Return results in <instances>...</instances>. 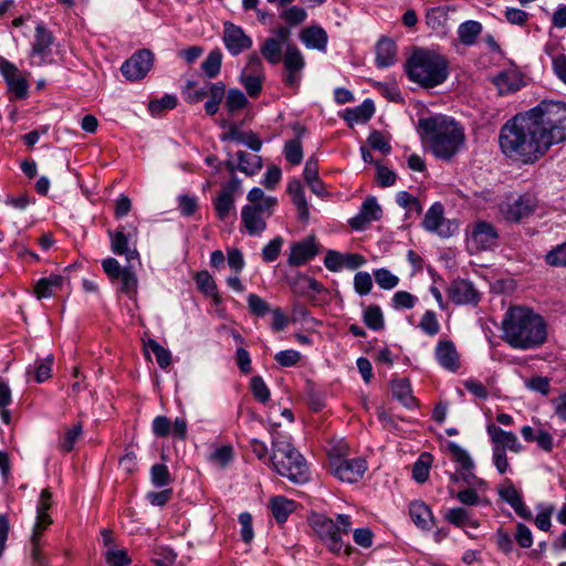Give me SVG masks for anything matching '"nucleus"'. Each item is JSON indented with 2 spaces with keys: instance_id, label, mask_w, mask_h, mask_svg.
<instances>
[{
  "instance_id": "f257e3e1",
  "label": "nucleus",
  "mask_w": 566,
  "mask_h": 566,
  "mask_svg": "<svg viewBox=\"0 0 566 566\" xmlns=\"http://www.w3.org/2000/svg\"><path fill=\"white\" fill-rule=\"evenodd\" d=\"M499 144L510 159L533 164L553 146L525 112L517 113L501 128Z\"/></svg>"
},
{
  "instance_id": "f03ea898",
  "label": "nucleus",
  "mask_w": 566,
  "mask_h": 566,
  "mask_svg": "<svg viewBox=\"0 0 566 566\" xmlns=\"http://www.w3.org/2000/svg\"><path fill=\"white\" fill-rule=\"evenodd\" d=\"M503 339L514 349H534L541 347L547 338L544 318L525 306L507 310L502 322Z\"/></svg>"
},
{
  "instance_id": "7ed1b4c3",
  "label": "nucleus",
  "mask_w": 566,
  "mask_h": 566,
  "mask_svg": "<svg viewBox=\"0 0 566 566\" xmlns=\"http://www.w3.org/2000/svg\"><path fill=\"white\" fill-rule=\"evenodd\" d=\"M418 130L432 155L443 160L451 159L465 143L461 124L446 115L420 118Z\"/></svg>"
},
{
  "instance_id": "20e7f679",
  "label": "nucleus",
  "mask_w": 566,
  "mask_h": 566,
  "mask_svg": "<svg viewBox=\"0 0 566 566\" xmlns=\"http://www.w3.org/2000/svg\"><path fill=\"white\" fill-rule=\"evenodd\" d=\"M403 67L410 82L427 90L443 84L449 76L448 60L442 54L423 48H416Z\"/></svg>"
},
{
  "instance_id": "39448f33",
  "label": "nucleus",
  "mask_w": 566,
  "mask_h": 566,
  "mask_svg": "<svg viewBox=\"0 0 566 566\" xmlns=\"http://www.w3.org/2000/svg\"><path fill=\"white\" fill-rule=\"evenodd\" d=\"M270 463L281 476L302 484L310 480V472L303 455L293 447L290 439L281 433L272 437Z\"/></svg>"
},
{
  "instance_id": "423d86ee",
  "label": "nucleus",
  "mask_w": 566,
  "mask_h": 566,
  "mask_svg": "<svg viewBox=\"0 0 566 566\" xmlns=\"http://www.w3.org/2000/svg\"><path fill=\"white\" fill-rule=\"evenodd\" d=\"M525 113L546 135L552 145L566 139V103L544 99Z\"/></svg>"
},
{
  "instance_id": "0eeeda50",
  "label": "nucleus",
  "mask_w": 566,
  "mask_h": 566,
  "mask_svg": "<svg viewBox=\"0 0 566 566\" xmlns=\"http://www.w3.org/2000/svg\"><path fill=\"white\" fill-rule=\"evenodd\" d=\"M367 461L361 458H345L343 453H332L329 472L337 480L345 483L359 482L367 471Z\"/></svg>"
},
{
  "instance_id": "6e6552de",
  "label": "nucleus",
  "mask_w": 566,
  "mask_h": 566,
  "mask_svg": "<svg viewBox=\"0 0 566 566\" xmlns=\"http://www.w3.org/2000/svg\"><path fill=\"white\" fill-rule=\"evenodd\" d=\"M311 526L329 552L339 554L344 549L346 555L350 554L352 548H344L339 526L331 517L315 514L311 518Z\"/></svg>"
},
{
  "instance_id": "1a4fd4ad",
  "label": "nucleus",
  "mask_w": 566,
  "mask_h": 566,
  "mask_svg": "<svg viewBox=\"0 0 566 566\" xmlns=\"http://www.w3.org/2000/svg\"><path fill=\"white\" fill-rule=\"evenodd\" d=\"M284 72L282 82L284 85L294 92H297L305 67V60L296 45H287L282 57Z\"/></svg>"
},
{
  "instance_id": "9d476101",
  "label": "nucleus",
  "mask_w": 566,
  "mask_h": 566,
  "mask_svg": "<svg viewBox=\"0 0 566 566\" xmlns=\"http://www.w3.org/2000/svg\"><path fill=\"white\" fill-rule=\"evenodd\" d=\"M537 206V198L532 193H523L515 199L500 205L502 217L511 222H518L531 216Z\"/></svg>"
},
{
  "instance_id": "9b49d317",
  "label": "nucleus",
  "mask_w": 566,
  "mask_h": 566,
  "mask_svg": "<svg viewBox=\"0 0 566 566\" xmlns=\"http://www.w3.org/2000/svg\"><path fill=\"white\" fill-rule=\"evenodd\" d=\"M0 74L4 78L8 90L14 99L28 97L29 83L15 64L0 55Z\"/></svg>"
},
{
  "instance_id": "f8f14e48",
  "label": "nucleus",
  "mask_w": 566,
  "mask_h": 566,
  "mask_svg": "<svg viewBox=\"0 0 566 566\" xmlns=\"http://www.w3.org/2000/svg\"><path fill=\"white\" fill-rule=\"evenodd\" d=\"M154 64V54L150 50L143 49L135 52L126 60L122 67V74L128 81H138L144 78L151 70Z\"/></svg>"
},
{
  "instance_id": "ddd939ff",
  "label": "nucleus",
  "mask_w": 566,
  "mask_h": 566,
  "mask_svg": "<svg viewBox=\"0 0 566 566\" xmlns=\"http://www.w3.org/2000/svg\"><path fill=\"white\" fill-rule=\"evenodd\" d=\"M222 41L226 49L233 56L251 49L253 44L252 38L241 27L232 22L223 23Z\"/></svg>"
},
{
  "instance_id": "4468645a",
  "label": "nucleus",
  "mask_w": 566,
  "mask_h": 566,
  "mask_svg": "<svg viewBox=\"0 0 566 566\" xmlns=\"http://www.w3.org/2000/svg\"><path fill=\"white\" fill-rule=\"evenodd\" d=\"M263 80L262 61L253 53L249 56L247 67L241 75V84L250 97H256L262 90Z\"/></svg>"
},
{
  "instance_id": "2eb2a0df",
  "label": "nucleus",
  "mask_w": 566,
  "mask_h": 566,
  "mask_svg": "<svg viewBox=\"0 0 566 566\" xmlns=\"http://www.w3.org/2000/svg\"><path fill=\"white\" fill-rule=\"evenodd\" d=\"M564 36L549 32V39L545 44V53L551 59L555 74L566 83V54H565Z\"/></svg>"
},
{
  "instance_id": "dca6fc26",
  "label": "nucleus",
  "mask_w": 566,
  "mask_h": 566,
  "mask_svg": "<svg viewBox=\"0 0 566 566\" xmlns=\"http://www.w3.org/2000/svg\"><path fill=\"white\" fill-rule=\"evenodd\" d=\"M448 297L455 305L476 306L481 300V293L471 281L458 279L448 287Z\"/></svg>"
},
{
  "instance_id": "f3484780",
  "label": "nucleus",
  "mask_w": 566,
  "mask_h": 566,
  "mask_svg": "<svg viewBox=\"0 0 566 566\" xmlns=\"http://www.w3.org/2000/svg\"><path fill=\"white\" fill-rule=\"evenodd\" d=\"M422 227L424 230L437 233L442 238L452 235L453 229L450 220L444 218V208L440 202H434L426 212Z\"/></svg>"
},
{
  "instance_id": "a211bd4d",
  "label": "nucleus",
  "mask_w": 566,
  "mask_h": 566,
  "mask_svg": "<svg viewBox=\"0 0 566 566\" xmlns=\"http://www.w3.org/2000/svg\"><path fill=\"white\" fill-rule=\"evenodd\" d=\"M318 254V248L314 237H306L301 241H295L290 247L287 264L290 266H302L313 260Z\"/></svg>"
},
{
  "instance_id": "6ab92c4d",
  "label": "nucleus",
  "mask_w": 566,
  "mask_h": 566,
  "mask_svg": "<svg viewBox=\"0 0 566 566\" xmlns=\"http://www.w3.org/2000/svg\"><path fill=\"white\" fill-rule=\"evenodd\" d=\"M499 233L493 224L479 221L472 227L471 243L476 250H492L497 245Z\"/></svg>"
},
{
  "instance_id": "aec40b11",
  "label": "nucleus",
  "mask_w": 566,
  "mask_h": 566,
  "mask_svg": "<svg viewBox=\"0 0 566 566\" xmlns=\"http://www.w3.org/2000/svg\"><path fill=\"white\" fill-rule=\"evenodd\" d=\"M111 239V250L117 255H125L128 263L136 262L139 264V253L133 248H129V238L132 233H125L124 227H118L116 230L108 231Z\"/></svg>"
},
{
  "instance_id": "412c9836",
  "label": "nucleus",
  "mask_w": 566,
  "mask_h": 566,
  "mask_svg": "<svg viewBox=\"0 0 566 566\" xmlns=\"http://www.w3.org/2000/svg\"><path fill=\"white\" fill-rule=\"evenodd\" d=\"M434 357L438 364L448 371L457 373L460 368V355L452 340H439L434 348Z\"/></svg>"
},
{
  "instance_id": "4be33fe9",
  "label": "nucleus",
  "mask_w": 566,
  "mask_h": 566,
  "mask_svg": "<svg viewBox=\"0 0 566 566\" xmlns=\"http://www.w3.org/2000/svg\"><path fill=\"white\" fill-rule=\"evenodd\" d=\"M382 211L376 198L369 197L361 203L359 212L349 219V226L355 230L365 229L370 222L381 218Z\"/></svg>"
},
{
  "instance_id": "5701e85b",
  "label": "nucleus",
  "mask_w": 566,
  "mask_h": 566,
  "mask_svg": "<svg viewBox=\"0 0 566 566\" xmlns=\"http://www.w3.org/2000/svg\"><path fill=\"white\" fill-rule=\"evenodd\" d=\"M53 41L54 36L52 32L43 23H38L32 42V55L39 56L41 63H48L52 53L51 46Z\"/></svg>"
},
{
  "instance_id": "b1692460",
  "label": "nucleus",
  "mask_w": 566,
  "mask_h": 566,
  "mask_svg": "<svg viewBox=\"0 0 566 566\" xmlns=\"http://www.w3.org/2000/svg\"><path fill=\"white\" fill-rule=\"evenodd\" d=\"M499 494L522 518H530L532 513L525 505L521 492L514 486L511 480L505 479L499 490Z\"/></svg>"
},
{
  "instance_id": "393cba45",
  "label": "nucleus",
  "mask_w": 566,
  "mask_h": 566,
  "mask_svg": "<svg viewBox=\"0 0 566 566\" xmlns=\"http://www.w3.org/2000/svg\"><path fill=\"white\" fill-rule=\"evenodd\" d=\"M266 219L254 207L245 205L241 209V223L250 237H260L265 231Z\"/></svg>"
},
{
  "instance_id": "a878e982",
  "label": "nucleus",
  "mask_w": 566,
  "mask_h": 566,
  "mask_svg": "<svg viewBox=\"0 0 566 566\" xmlns=\"http://www.w3.org/2000/svg\"><path fill=\"white\" fill-rule=\"evenodd\" d=\"M486 431L491 438L493 447L501 446L504 451L510 450L515 453L521 451L522 446L515 433L505 431L493 423L486 427Z\"/></svg>"
},
{
  "instance_id": "bb28decb",
  "label": "nucleus",
  "mask_w": 566,
  "mask_h": 566,
  "mask_svg": "<svg viewBox=\"0 0 566 566\" xmlns=\"http://www.w3.org/2000/svg\"><path fill=\"white\" fill-rule=\"evenodd\" d=\"M300 40L307 49L325 52L328 43V35L322 27L311 25L301 31Z\"/></svg>"
},
{
  "instance_id": "cd10ccee",
  "label": "nucleus",
  "mask_w": 566,
  "mask_h": 566,
  "mask_svg": "<svg viewBox=\"0 0 566 566\" xmlns=\"http://www.w3.org/2000/svg\"><path fill=\"white\" fill-rule=\"evenodd\" d=\"M65 279L60 274H50L49 276L41 277L33 287L36 298H50L61 291Z\"/></svg>"
},
{
  "instance_id": "c85d7f7f",
  "label": "nucleus",
  "mask_w": 566,
  "mask_h": 566,
  "mask_svg": "<svg viewBox=\"0 0 566 566\" xmlns=\"http://www.w3.org/2000/svg\"><path fill=\"white\" fill-rule=\"evenodd\" d=\"M397 61V45L389 38H381L376 45V66L385 69Z\"/></svg>"
},
{
  "instance_id": "c756f323",
  "label": "nucleus",
  "mask_w": 566,
  "mask_h": 566,
  "mask_svg": "<svg viewBox=\"0 0 566 566\" xmlns=\"http://www.w3.org/2000/svg\"><path fill=\"white\" fill-rule=\"evenodd\" d=\"M447 448L452 454L453 460L458 462L461 469L464 471V473H462L463 481L470 484L471 480L476 479L475 475L471 473V471L474 468V462L471 459L470 454L468 453L467 450H464L453 441H449L447 443Z\"/></svg>"
},
{
  "instance_id": "7c9ffc66",
  "label": "nucleus",
  "mask_w": 566,
  "mask_h": 566,
  "mask_svg": "<svg viewBox=\"0 0 566 566\" xmlns=\"http://www.w3.org/2000/svg\"><path fill=\"white\" fill-rule=\"evenodd\" d=\"M286 190L297 209L300 220L307 221L310 217V208L301 181L298 179L291 180L287 184Z\"/></svg>"
},
{
  "instance_id": "2f4dec72",
  "label": "nucleus",
  "mask_w": 566,
  "mask_h": 566,
  "mask_svg": "<svg viewBox=\"0 0 566 566\" xmlns=\"http://www.w3.org/2000/svg\"><path fill=\"white\" fill-rule=\"evenodd\" d=\"M409 514L412 522L422 530H430L433 524V515L430 507L422 501H413L409 505Z\"/></svg>"
},
{
  "instance_id": "473e14b6",
  "label": "nucleus",
  "mask_w": 566,
  "mask_h": 566,
  "mask_svg": "<svg viewBox=\"0 0 566 566\" xmlns=\"http://www.w3.org/2000/svg\"><path fill=\"white\" fill-rule=\"evenodd\" d=\"M209 98L205 103V111L209 116L218 113L221 102L226 98V84L221 81L208 82Z\"/></svg>"
},
{
  "instance_id": "72a5a7b5",
  "label": "nucleus",
  "mask_w": 566,
  "mask_h": 566,
  "mask_svg": "<svg viewBox=\"0 0 566 566\" xmlns=\"http://www.w3.org/2000/svg\"><path fill=\"white\" fill-rule=\"evenodd\" d=\"M375 113V106L373 101L365 99L360 105L348 108L345 112L344 119L353 126L358 123H367Z\"/></svg>"
},
{
  "instance_id": "f704fd0d",
  "label": "nucleus",
  "mask_w": 566,
  "mask_h": 566,
  "mask_svg": "<svg viewBox=\"0 0 566 566\" xmlns=\"http://www.w3.org/2000/svg\"><path fill=\"white\" fill-rule=\"evenodd\" d=\"M115 281L119 282V291L127 295L129 298H133L137 294L138 289V280L134 270V262H130L124 266L123 273L115 279Z\"/></svg>"
},
{
  "instance_id": "c9c22d12",
  "label": "nucleus",
  "mask_w": 566,
  "mask_h": 566,
  "mask_svg": "<svg viewBox=\"0 0 566 566\" xmlns=\"http://www.w3.org/2000/svg\"><path fill=\"white\" fill-rule=\"evenodd\" d=\"M237 168L247 176L256 175L262 168V158L258 155L239 150L237 154Z\"/></svg>"
},
{
  "instance_id": "e433bc0d",
  "label": "nucleus",
  "mask_w": 566,
  "mask_h": 566,
  "mask_svg": "<svg viewBox=\"0 0 566 566\" xmlns=\"http://www.w3.org/2000/svg\"><path fill=\"white\" fill-rule=\"evenodd\" d=\"M296 509V503L284 496L277 495L271 500V511L275 521L280 524L284 523L291 513Z\"/></svg>"
},
{
  "instance_id": "4c0bfd02",
  "label": "nucleus",
  "mask_w": 566,
  "mask_h": 566,
  "mask_svg": "<svg viewBox=\"0 0 566 566\" xmlns=\"http://www.w3.org/2000/svg\"><path fill=\"white\" fill-rule=\"evenodd\" d=\"M392 396L408 409L417 406V400L412 395V389L408 379H399L392 382Z\"/></svg>"
},
{
  "instance_id": "58836bf2",
  "label": "nucleus",
  "mask_w": 566,
  "mask_h": 566,
  "mask_svg": "<svg viewBox=\"0 0 566 566\" xmlns=\"http://www.w3.org/2000/svg\"><path fill=\"white\" fill-rule=\"evenodd\" d=\"M195 282L198 290L207 296L212 297L213 303L219 305L221 297L217 290V284L208 271H200L195 275Z\"/></svg>"
},
{
  "instance_id": "ea45409f",
  "label": "nucleus",
  "mask_w": 566,
  "mask_h": 566,
  "mask_svg": "<svg viewBox=\"0 0 566 566\" xmlns=\"http://www.w3.org/2000/svg\"><path fill=\"white\" fill-rule=\"evenodd\" d=\"M222 59L223 55L219 48H216L209 52L200 65V69L207 78H216L220 74Z\"/></svg>"
},
{
  "instance_id": "a19ab883",
  "label": "nucleus",
  "mask_w": 566,
  "mask_h": 566,
  "mask_svg": "<svg viewBox=\"0 0 566 566\" xmlns=\"http://www.w3.org/2000/svg\"><path fill=\"white\" fill-rule=\"evenodd\" d=\"M213 206L216 210V216L221 221H227L231 217L235 219V207H234V198L230 197L226 193H218L216 199L213 200Z\"/></svg>"
},
{
  "instance_id": "79ce46f5",
  "label": "nucleus",
  "mask_w": 566,
  "mask_h": 566,
  "mask_svg": "<svg viewBox=\"0 0 566 566\" xmlns=\"http://www.w3.org/2000/svg\"><path fill=\"white\" fill-rule=\"evenodd\" d=\"M446 520L457 527L478 528L480 523L471 517L470 512L464 507H453L446 513Z\"/></svg>"
},
{
  "instance_id": "37998d69",
  "label": "nucleus",
  "mask_w": 566,
  "mask_h": 566,
  "mask_svg": "<svg viewBox=\"0 0 566 566\" xmlns=\"http://www.w3.org/2000/svg\"><path fill=\"white\" fill-rule=\"evenodd\" d=\"M396 202L406 210V218H417L422 213V206L419 199L408 191H399L396 195Z\"/></svg>"
},
{
  "instance_id": "c03bdc74",
  "label": "nucleus",
  "mask_w": 566,
  "mask_h": 566,
  "mask_svg": "<svg viewBox=\"0 0 566 566\" xmlns=\"http://www.w3.org/2000/svg\"><path fill=\"white\" fill-rule=\"evenodd\" d=\"M482 32V24L474 20L461 23L458 28V36L462 44L471 46L476 42L478 36Z\"/></svg>"
},
{
  "instance_id": "a18cd8bd",
  "label": "nucleus",
  "mask_w": 566,
  "mask_h": 566,
  "mask_svg": "<svg viewBox=\"0 0 566 566\" xmlns=\"http://www.w3.org/2000/svg\"><path fill=\"white\" fill-rule=\"evenodd\" d=\"M363 322L371 331H381L385 327V319L380 306H366L363 311Z\"/></svg>"
},
{
  "instance_id": "49530a36",
  "label": "nucleus",
  "mask_w": 566,
  "mask_h": 566,
  "mask_svg": "<svg viewBox=\"0 0 566 566\" xmlns=\"http://www.w3.org/2000/svg\"><path fill=\"white\" fill-rule=\"evenodd\" d=\"M262 56L271 64H277L282 60V44L274 39H265L260 48Z\"/></svg>"
},
{
  "instance_id": "de8ad7c7",
  "label": "nucleus",
  "mask_w": 566,
  "mask_h": 566,
  "mask_svg": "<svg viewBox=\"0 0 566 566\" xmlns=\"http://www.w3.org/2000/svg\"><path fill=\"white\" fill-rule=\"evenodd\" d=\"M150 481L156 488H165L172 482L171 474L166 464L156 463L150 469Z\"/></svg>"
},
{
  "instance_id": "09e8293b",
  "label": "nucleus",
  "mask_w": 566,
  "mask_h": 566,
  "mask_svg": "<svg viewBox=\"0 0 566 566\" xmlns=\"http://www.w3.org/2000/svg\"><path fill=\"white\" fill-rule=\"evenodd\" d=\"M182 93L188 103H199L208 95V83L202 87H198L195 81L189 80L186 82Z\"/></svg>"
},
{
  "instance_id": "8fccbe9b",
  "label": "nucleus",
  "mask_w": 566,
  "mask_h": 566,
  "mask_svg": "<svg viewBox=\"0 0 566 566\" xmlns=\"http://www.w3.org/2000/svg\"><path fill=\"white\" fill-rule=\"evenodd\" d=\"M283 244L284 239L281 235L273 238L261 251L262 261L265 263L274 262L279 258Z\"/></svg>"
},
{
  "instance_id": "3c124183",
  "label": "nucleus",
  "mask_w": 566,
  "mask_h": 566,
  "mask_svg": "<svg viewBox=\"0 0 566 566\" xmlns=\"http://www.w3.org/2000/svg\"><path fill=\"white\" fill-rule=\"evenodd\" d=\"M283 154L285 156V159L290 164H292V165L301 164V161L303 159V149H302V143L300 140V136L285 143Z\"/></svg>"
},
{
  "instance_id": "603ef678",
  "label": "nucleus",
  "mask_w": 566,
  "mask_h": 566,
  "mask_svg": "<svg viewBox=\"0 0 566 566\" xmlns=\"http://www.w3.org/2000/svg\"><path fill=\"white\" fill-rule=\"evenodd\" d=\"M229 137L238 144H243L253 151H260L262 148V140L252 132L242 134L233 129Z\"/></svg>"
},
{
  "instance_id": "864d4df0",
  "label": "nucleus",
  "mask_w": 566,
  "mask_h": 566,
  "mask_svg": "<svg viewBox=\"0 0 566 566\" xmlns=\"http://www.w3.org/2000/svg\"><path fill=\"white\" fill-rule=\"evenodd\" d=\"M146 347L154 353L160 368L165 369L171 364V353L155 339H148Z\"/></svg>"
},
{
  "instance_id": "5fc2aeb1",
  "label": "nucleus",
  "mask_w": 566,
  "mask_h": 566,
  "mask_svg": "<svg viewBox=\"0 0 566 566\" xmlns=\"http://www.w3.org/2000/svg\"><path fill=\"white\" fill-rule=\"evenodd\" d=\"M429 468H430V454L422 453L413 464L412 478L417 482L423 483L429 478Z\"/></svg>"
},
{
  "instance_id": "6e6d98bb",
  "label": "nucleus",
  "mask_w": 566,
  "mask_h": 566,
  "mask_svg": "<svg viewBox=\"0 0 566 566\" xmlns=\"http://www.w3.org/2000/svg\"><path fill=\"white\" fill-rule=\"evenodd\" d=\"M281 19L284 20L289 25H298L303 23L307 18V12L304 8L293 6L284 9L281 14Z\"/></svg>"
},
{
  "instance_id": "4d7b16f0",
  "label": "nucleus",
  "mask_w": 566,
  "mask_h": 566,
  "mask_svg": "<svg viewBox=\"0 0 566 566\" xmlns=\"http://www.w3.org/2000/svg\"><path fill=\"white\" fill-rule=\"evenodd\" d=\"M419 327L428 336H434L440 332V324L437 314L433 311H426L422 315Z\"/></svg>"
},
{
  "instance_id": "13d9d810",
  "label": "nucleus",
  "mask_w": 566,
  "mask_h": 566,
  "mask_svg": "<svg viewBox=\"0 0 566 566\" xmlns=\"http://www.w3.org/2000/svg\"><path fill=\"white\" fill-rule=\"evenodd\" d=\"M250 388H251V391H252L254 398L259 402L265 403L270 400V397H271L270 389L261 376H253L251 378Z\"/></svg>"
},
{
  "instance_id": "bf43d9fd",
  "label": "nucleus",
  "mask_w": 566,
  "mask_h": 566,
  "mask_svg": "<svg viewBox=\"0 0 566 566\" xmlns=\"http://www.w3.org/2000/svg\"><path fill=\"white\" fill-rule=\"evenodd\" d=\"M248 307L251 314L263 317L268 313L271 312V307L261 296L258 294L251 293L247 298Z\"/></svg>"
},
{
  "instance_id": "052dcab7",
  "label": "nucleus",
  "mask_w": 566,
  "mask_h": 566,
  "mask_svg": "<svg viewBox=\"0 0 566 566\" xmlns=\"http://www.w3.org/2000/svg\"><path fill=\"white\" fill-rule=\"evenodd\" d=\"M248 103L245 95L238 88H231L226 95V105L229 112L242 109Z\"/></svg>"
},
{
  "instance_id": "680f3d73",
  "label": "nucleus",
  "mask_w": 566,
  "mask_h": 566,
  "mask_svg": "<svg viewBox=\"0 0 566 566\" xmlns=\"http://www.w3.org/2000/svg\"><path fill=\"white\" fill-rule=\"evenodd\" d=\"M376 283L384 290H391L399 283L398 276L387 269H378L374 272Z\"/></svg>"
},
{
  "instance_id": "e2e57ef3",
  "label": "nucleus",
  "mask_w": 566,
  "mask_h": 566,
  "mask_svg": "<svg viewBox=\"0 0 566 566\" xmlns=\"http://www.w3.org/2000/svg\"><path fill=\"white\" fill-rule=\"evenodd\" d=\"M377 169V184L378 186L386 188L391 187L397 181V174L388 167L381 165L379 161L375 163Z\"/></svg>"
},
{
  "instance_id": "0e129e2a",
  "label": "nucleus",
  "mask_w": 566,
  "mask_h": 566,
  "mask_svg": "<svg viewBox=\"0 0 566 566\" xmlns=\"http://www.w3.org/2000/svg\"><path fill=\"white\" fill-rule=\"evenodd\" d=\"M178 209L184 217H191L198 209V198L190 195H180L177 198Z\"/></svg>"
},
{
  "instance_id": "69168bd1",
  "label": "nucleus",
  "mask_w": 566,
  "mask_h": 566,
  "mask_svg": "<svg viewBox=\"0 0 566 566\" xmlns=\"http://www.w3.org/2000/svg\"><path fill=\"white\" fill-rule=\"evenodd\" d=\"M354 289L359 295H367L373 289V279L368 272H357L354 276Z\"/></svg>"
},
{
  "instance_id": "338daca9",
  "label": "nucleus",
  "mask_w": 566,
  "mask_h": 566,
  "mask_svg": "<svg viewBox=\"0 0 566 566\" xmlns=\"http://www.w3.org/2000/svg\"><path fill=\"white\" fill-rule=\"evenodd\" d=\"M417 297L406 291H398L394 294L391 303L395 310H409L416 305Z\"/></svg>"
},
{
  "instance_id": "774afa93",
  "label": "nucleus",
  "mask_w": 566,
  "mask_h": 566,
  "mask_svg": "<svg viewBox=\"0 0 566 566\" xmlns=\"http://www.w3.org/2000/svg\"><path fill=\"white\" fill-rule=\"evenodd\" d=\"M105 559L109 566H127L132 562L126 549H111Z\"/></svg>"
}]
</instances>
